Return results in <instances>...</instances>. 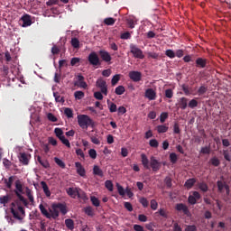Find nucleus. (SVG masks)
<instances>
[{
    "label": "nucleus",
    "mask_w": 231,
    "mask_h": 231,
    "mask_svg": "<svg viewBox=\"0 0 231 231\" xmlns=\"http://www.w3.org/2000/svg\"><path fill=\"white\" fill-rule=\"evenodd\" d=\"M37 162L42 167H44V169H50V162H48L47 160H42L39 155L37 156Z\"/></svg>",
    "instance_id": "27"
},
{
    "label": "nucleus",
    "mask_w": 231,
    "mask_h": 231,
    "mask_svg": "<svg viewBox=\"0 0 231 231\" xmlns=\"http://www.w3.org/2000/svg\"><path fill=\"white\" fill-rule=\"evenodd\" d=\"M120 82V74H116L111 80L112 86H116Z\"/></svg>",
    "instance_id": "47"
},
{
    "label": "nucleus",
    "mask_w": 231,
    "mask_h": 231,
    "mask_svg": "<svg viewBox=\"0 0 231 231\" xmlns=\"http://www.w3.org/2000/svg\"><path fill=\"white\" fill-rule=\"evenodd\" d=\"M175 208L176 210H178V212H183L185 216H188V217L190 216V211L189 210V207H187V205L183 203L177 204Z\"/></svg>",
    "instance_id": "10"
},
{
    "label": "nucleus",
    "mask_w": 231,
    "mask_h": 231,
    "mask_svg": "<svg viewBox=\"0 0 231 231\" xmlns=\"http://www.w3.org/2000/svg\"><path fill=\"white\" fill-rule=\"evenodd\" d=\"M209 162L211 163V165H213V167H219V165H221V161H219L217 157H212L209 160Z\"/></svg>",
    "instance_id": "36"
},
{
    "label": "nucleus",
    "mask_w": 231,
    "mask_h": 231,
    "mask_svg": "<svg viewBox=\"0 0 231 231\" xmlns=\"http://www.w3.org/2000/svg\"><path fill=\"white\" fill-rule=\"evenodd\" d=\"M79 64H80V58H72L70 60L71 66H79Z\"/></svg>",
    "instance_id": "60"
},
{
    "label": "nucleus",
    "mask_w": 231,
    "mask_h": 231,
    "mask_svg": "<svg viewBox=\"0 0 231 231\" xmlns=\"http://www.w3.org/2000/svg\"><path fill=\"white\" fill-rule=\"evenodd\" d=\"M196 181L197 180L195 178L189 179L186 180L184 186L186 187V189H188V190H190V189H192L194 185H196Z\"/></svg>",
    "instance_id": "23"
},
{
    "label": "nucleus",
    "mask_w": 231,
    "mask_h": 231,
    "mask_svg": "<svg viewBox=\"0 0 231 231\" xmlns=\"http://www.w3.org/2000/svg\"><path fill=\"white\" fill-rule=\"evenodd\" d=\"M41 185L43 189V192L47 198H50L51 196V191H50V188H48V184H46L45 181H42Z\"/></svg>",
    "instance_id": "26"
},
{
    "label": "nucleus",
    "mask_w": 231,
    "mask_h": 231,
    "mask_svg": "<svg viewBox=\"0 0 231 231\" xmlns=\"http://www.w3.org/2000/svg\"><path fill=\"white\" fill-rule=\"evenodd\" d=\"M170 161L171 163H176V162H178V155L174 152H171L170 154Z\"/></svg>",
    "instance_id": "62"
},
{
    "label": "nucleus",
    "mask_w": 231,
    "mask_h": 231,
    "mask_svg": "<svg viewBox=\"0 0 231 231\" xmlns=\"http://www.w3.org/2000/svg\"><path fill=\"white\" fill-rule=\"evenodd\" d=\"M197 185L201 192H208V185L206 182H198Z\"/></svg>",
    "instance_id": "33"
},
{
    "label": "nucleus",
    "mask_w": 231,
    "mask_h": 231,
    "mask_svg": "<svg viewBox=\"0 0 231 231\" xmlns=\"http://www.w3.org/2000/svg\"><path fill=\"white\" fill-rule=\"evenodd\" d=\"M25 194H26L29 201L31 203H33L34 202L33 193H32V189H30V188H28V187L25 188Z\"/></svg>",
    "instance_id": "32"
},
{
    "label": "nucleus",
    "mask_w": 231,
    "mask_h": 231,
    "mask_svg": "<svg viewBox=\"0 0 231 231\" xmlns=\"http://www.w3.org/2000/svg\"><path fill=\"white\" fill-rule=\"evenodd\" d=\"M64 115L67 118H73V110L71 108H65Z\"/></svg>",
    "instance_id": "53"
},
{
    "label": "nucleus",
    "mask_w": 231,
    "mask_h": 231,
    "mask_svg": "<svg viewBox=\"0 0 231 231\" xmlns=\"http://www.w3.org/2000/svg\"><path fill=\"white\" fill-rule=\"evenodd\" d=\"M15 196H17L18 199L22 201V203L24 205V207H28V200L21 195L22 193H19V191H14Z\"/></svg>",
    "instance_id": "34"
},
{
    "label": "nucleus",
    "mask_w": 231,
    "mask_h": 231,
    "mask_svg": "<svg viewBox=\"0 0 231 231\" xmlns=\"http://www.w3.org/2000/svg\"><path fill=\"white\" fill-rule=\"evenodd\" d=\"M136 22L134 21V17L133 16H129L128 18H126V24L128 26V28H130L131 30H133V28H134Z\"/></svg>",
    "instance_id": "29"
},
{
    "label": "nucleus",
    "mask_w": 231,
    "mask_h": 231,
    "mask_svg": "<svg viewBox=\"0 0 231 231\" xmlns=\"http://www.w3.org/2000/svg\"><path fill=\"white\" fill-rule=\"evenodd\" d=\"M53 97H54L56 102H59L60 104H64V97H60L59 92H54Z\"/></svg>",
    "instance_id": "41"
},
{
    "label": "nucleus",
    "mask_w": 231,
    "mask_h": 231,
    "mask_svg": "<svg viewBox=\"0 0 231 231\" xmlns=\"http://www.w3.org/2000/svg\"><path fill=\"white\" fill-rule=\"evenodd\" d=\"M10 201V197L8 195L0 197V203L1 205H6Z\"/></svg>",
    "instance_id": "54"
},
{
    "label": "nucleus",
    "mask_w": 231,
    "mask_h": 231,
    "mask_svg": "<svg viewBox=\"0 0 231 231\" xmlns=\"http://www.w3.org/2000/svg\"><path fill=\"white\" fill-rule=\"evenodd\" d=\"M165 97H166V98H172L174 97V92L172 91V89H171V88L166 89Z\"/></svg>",
    "instance_id": "59"
},
{
    "label": "nucleus",
    "mask_w": 231,
    "mask_h": 231,
    "mask_svg": "<svg viewBox=\"0 0 231 231\" xmlns=\"http://www.w3.org/2000/svg\"><path fill=\"white\" fill-rule=\"evenodd\" d=\"M78 198H79V199H83V201H88V199H89L86 192L82 191L81 189L79 191Z\"/></svg>",
    "instance_id": "46"
},
{
    "label": "nucleus",
    "mask_w": 231,
    "mask_h": 231,
    "mask_svg": "<svg viewBox=\"0 0 231 231\" xmlns=\"http://www.w3.org/2000/svg\"><path fill=\"white\" fill-rule=\"evenodd\" d=\"M185 231H198V227L194 225L187 226Z\"/></svg>",
    "instance_id": "64"
},
{
    "label": "nucleus",
    "mask_w": 231,
    "mask_h": 231,
    "mask_svg": "<svg viewBox=\"0 0 231 231\" xmlns=\"http://www.w3.org/2000/svg\"><path fill=\"white\" fill-rule=\"evenodd\" d=\"M19 161L23 165H28V163H30V155L26 152H21Z\"/></svg>",
    "instance_id": "16"
},
{
    "label": "nucleus",
    "mask_w": 231,
    "mask_h": 231,
    "mask_svg": "<svg viewBox=\"0 0 231 231\" xmlns=\"http://www.w3.org/2000/svg\"><path fill=\"white\" fill-rule=\"evenodd\" d=\"M14 180H15V177L11 176L8 178V180H5V183L7 187V189H12V184L14 183Z\"/></svg>",
    "instance_id": "42"
},
{
    "label": "nucleus",
    "mask_w": 231,
    "mask_h": 231,
    "mask_svg": "<svg viewBox=\"0 0 231 231\" xmlns=\"http://www.w3.org/2000/svg\"><path fill=\"white\" fill-rule=\"evenodd\" d=\"M189 98L183 97H180L178 100V106L180 107V109H182L184 111V109H187V106H189Z\"/></svg>",
    "instance_id": "15"
},
{
    "label": "nucleus",
    "mask_w": 231,
    "mask_h": 231,
    "mask_svg": "<svg viewBox=\"0 0 231 231\" xmlns=\"http://www.w3.org/2000/svg\"><path fill=\"white\" fill-rule=\"evenodd\" d=\"M165 55H166V57H169V59H174V57H176V52H174V51L169 49V50H166Z\"/></svg>",
    "instance_id": "51"
},
{
    "label": "nucleus",
    "mask_w": 231,
    "mask_h": 231,
    "mask_svg": "<svg viewBox=\"0 0 231 231\" xmlns=\"http://www.w3.org/2000/svg\"><path fill=\"white\" fill-rule=\"evenodd\" d=\"M15 189L14 192L17 191L19 193H23V182H21L20 180L15 181Z\"/></svg>",
    "instance_id": "38"
},
{
    "label": "nucleus",
    "mask_w": 231,
    "mask_h": 231,
    "mask_svg": "<svg viewBox=\"0 0 231 231\" xmlns=\"http://www.w3.org/2000/svg\"><path fill=\"white\" fill-rule=\"evenodd\" d=\"M217 187L218 189V192H223L226 189V194L228 196L230 194V186L228 184L223 182V180L217 181Z\"/></svg>",
    "instance_id": "7"
},
{
    "label": "nucleus",
    "mask_w": 231,
    "mask_h": 231,
    "mask_svg": "<svg viewBox=\"0 0 231 231\" xmlns=\"http://www.w3.org/2000/svg\"><path fill=\"white\" fill-rule=\"evenodd\" d=\"M128 77L133 82H140L142 80V72L132 70L129 72Z\"/></svg>",
    "instance_id": "8"
},
{
    "label": "nucleus",
    "mask_w": 231,
    "mask_h": 231,
    "mask_svg": "<svg viewBox=\"0 0 231 231\" xmlns=\"http://www.w3.org/2000/svg\"><path fill=\"white\" fill-rule=\"evenodd\" d=\"M88 60L90 66H93V68H97V66L102 65V60H100V57H98V54H97L96 51H92L88 54Z\"/></svg>",
    "instance_id": "2"
},
{
    "label": "nucleus",
    "mask_w": 231,
    "mask_h": 231,
    "mask_svg": "<svg viewBox=\"0 0 231 231\" xmlns=\"http://www.w3.org/2000/svg\"><path fill=\"white\" fill-rule=\"evenodd\" d=\"M88 156H90V158H91L92 160H97V150H95V149H90V150L88 151Z\"/></svg>",
    "instance_id": "58"
},
{
    "label": "nucleus",
    "mask_w": 231,
    "mask_h": 231,
    "mask_svg": "<svg viewBox=\"0 0 231 231\" xmlns=\"http://www.w3.org/2000/svg\"><path fill=\"white\" fill-rule=\"evenodd\" d=\"M70 44L73 48H80V41L78 38H72L70 41Z\"/></svg>",
    "instance_id": "39"
},
{
    "label": "nucleus",
    "mask_w": 231,
    "mask_h": 231,
    "mask_svg": "<svg viewBox=\"0 0 231 231\" xmlns=\"http://www.w3.org/2000/svg\"><path fill=\"white\" fill-rule=\"evenodd\" d=\"M21 21L23 23V28L32 26V16H30V14H24L23 16H22Z\"/></svg>",
    "instance_id": "12"
},
{
    "label": "nucleus",
    "mask_w": 231,
    "mask_h": 231,
    "mask_svg": "<svg viewBox=\"0 0 231 231\" xmlns=\"http://www.w3.org/2000/svg\"><path fill=\"white\" fill-rule=\"evenodd\" d=\"M39 208H40L41 213L42 214V216H44L45 217H47V219H51L50 212H48V210L46 209V208H44V205L40 204V205H39Z\"/></svg>",
    "instance_id": "30"
},
{
    "label": "nucleus",
    "mask_w": 231,
    "mask_h": 231,
    "mask_svg": "<svg viewBox=\"0 0 231 231\" xmlns=\"http://www.w3.org/2000/svg\"><path fill=\"white\" fill-rule=\"evenodd\" d=\"M156 131H157V133H159V134L167 133V131H169V126H167L165 125H159L156 126Z\"/></svg>",
    "instance_id": "28"
},
{
    "label": "nucleus",
    "mask_w": 231,
    "mask_h": 231,
    "mask_svg": "<svg viewBox=\"0 0 231 231\" xmlns=\"http://www.w3.org/2000/svg\"><path fill=\"white\" fill-rule=\"evenodd\" d=\"M80 190V188H69L66 189V192L70 198H73L75 199L79 196V191Z\"/></svg>",
    "instance_id": "14"
},
{
    "label": "nucleus",
    "mask_w": 231,
    "mask_h": 231,
    "mask_svg": "<svg viewBox=\"0 0 231 231\" xmlns=\"http://www.w3.org/2000/svg\"><path fill=\"white\" fill-rule=\"evenodd\" d=\"M90 201L94 207H100V200L95 196L90 197Z\"/></svg>",
    "instance_id": "48"
},
{
    "label": "nucleus",
    "mask_w": 231,
    "mask_h": 231,
    "mask_svg": "<svg viewBox=\"0 0 231 231\" xmlns=\"http://www.w3.org/2000/svg\"><path fill=\"white\" fill-rule=\"evenodd\" d=\"M116 95H124L125 93V88L124 86H118L115 90Z\"/></svg>",
    "instance_id": "44"
},
{
    "label": "nucleus",
    "mask_w": 231,
    "mask_h": 231,
    "mask_svg": "<svg viewBox=\"0 0 231 231\" xmlns=\"http://www.w3.org/2000/svg\"><path fill=\"white\" fill-rule=\"evenodd\" d=\"M149 145H150V147H153L154 149H156V148H158V145H160V143H158V140L152 139L149 142Z\"/></svg>",
    "instance_id": "57"
},
{
    "label": "nucleus",
    "mask_w": 231,
    "mask_h": 231,
    "mask_svg": "<svg viewBox=\"0 0 231 231\" xmlns=\"http://www.w3.org/2000/svg\"><path fill=\"white\" fill-rule=\"evenodd\" d=\"M141 160L143 167H144V169H151V166L149 165V159L147 158V155H145V153L141 154Z\"/></svg>",
    "instance_id": "21"
},
{
    "label": "nucleus",
    "mask_w": 231,
    "mask_h": 231,
    "mask_svg": "<svg viewBox=\"0 0 231 231\" xmlns=\"http://www.w3.org/2000/svg\"><path fill=\"white\" fill-rule=\"evenodd\" d=\"M11 213L14 216V219H21V216H19V212L15 210V202L11 204Z\"/></svg>",
    "instance_id": "31"
},
{
    "label": "nucleus",
    "mask_w": 231,
    "mask_h": 231,
    "mask_svg": "<svg viewBox=\"0 0 231 231\" xmlns=\"http://www.w3.org/2000/svg\"><path fill=\"white\" fill-rule=\"evenodd\" d=\"M188 106L190 107V109H194V107H198V100L196 99H191L189 104Z\"/></svg>",
    "instance_id": "56"
},
{
    "label": "nucleus",
    "mask_w": 231,
    "mask_h": 231,
    "mask_svg": "<svg viewBox=\"0 0 231 231\" xmlns=\"http://www.w3.org/2000/svg\"><path fill=\"white\" fill-rule=\"evenodd\" d=\"M75 167L77 169V173L79 174L82 178L86 176V169H84V166H82V163L79 162H75Z\"/></svg>",
    "instance_id": "18"
},
{
    "label": "nucleus",
    "mask_w": 231,
    "mask_h": 231,
    "mask_svg": "<svg viewBox=\"0 0 231 231\" xmlns=\"http://www.w3.org/2000/svg\"><path fill=\"white\" fill-rule=\"evenodd\" d=\"M78 124L81 129L88 130V127L95 129V121L89 117L88 115H79L78 116Z\"/></svg>",
    "instance_id": "1"
},
{
    "label": "nucleus",
    "mask_w": 231,
    "mask_h": 231,
    "mask_svg": "<svg viewBox=\"0 0 231 231\" xmlns=\"http://www.w3.org/2000/svg\"><path fill=\"white\" fill-rule=\"evenodd\" d=\"M51 219H57L60 216L59 209L55 204H52L51 209H50Z\"/></svg>",
    "instance_id": "17"
},
{
    "label": "nucleus",
    "mask_w": 231,
    "mask_h": 231,
    "mask_svg": "<svg viewBox=\"0 0 231 231\" xmlns=\"http://www.w3.org/2000/svg\"><path fill=\"white\" fill-rule=\"evenodd\" d=\"M130 52L134 55V59H145L143 55V51H142L138 46L131 43L130 44Z\"/></svg>",
    "instance_id": "3"
},
{
    "label": "nucleus",
    "mask_w": 231,
    "mask_h": 231,
    "mask_svg": "<svg viewBox=\"0 0 231 231\" xmlns=\"http://www.w3.org/2000/svg\"><path fill=\"white\" fill-rule=\"evenodd\" d=\"M54 162L59 167H60V169H66V163H64L62 160L59 159V157H54Z\"/></svg>",
    "instance_id": "40"
},
{
    "label": "nucleus",
    "mask_w": 231,
    "mask_h": 231,
    "mask_svg": "<svg viewBox=\"0 0 231 231\" xmlns=\"http://www.w3.org/2000/svg\"><path fill=\"white\" fill-rule=\"evenodd\" d=\"M150 167L153 172H158L162 169V162L156 160V157L152 156L150 158Z\"/></svg>",
    "instance_id": "4"
},
{
    "label": "nucleus",
    "mask_w": 231,
    "mask_h": 231,
    "mask_svg": "<svg viewBox=\"0 0 231 231\" xmlns=\"http://www.w3.org/2000/svg\"><path fill=\"white\" fill-rule=\"evenodd\" d=\"M199 199H201V194H199L198 191H193L192 195L189 196L188 202L189 205H196Z\"/></svg>",
    "instance_id": "6"
},
{
    "label": "nucleus",
    "mask_w": 231,
    "mask_h": 231,
    "mask_svg": "<svg viewBox=\"0 0 231 231\" xmlns=\"http://www.w3.org/2000/svg\"><path fill=\"white\" fill-rule=\"evenodd\" d=\"M196 68H207V59H203V58H198L196 60Z\"/></svg>",
    "instance_id": "20"
},
{
    "label": "nucleus",
    "mask_w": 231,
    "mask_h": 231,
    "mask_svg": "<svg viewBox=\"0 0 231 231\" xmlns=\"http://www.w3.org/2000/svg\"><path fill=\"white\" fill-rule=\"evenodd\" d=\"M74 86H78L79 88H82L83 89H86L88 88V83L84 81V76L79 74L78 81L74 83Z\"/></svg>",
    "instance_id": "11"
},
{
    "label": "nucleus",
    "mask_w": 231,
    "mask_h": 231,
    "mask_svg": "<svg viewBox=\"0 0 231 231\" xmlns=\"http://www.w3.org/2000/svg\"><path fill=\"white\" fill-rule=\"evenodd\" d=\"M106 104L110 113H116V110H117L116 104L111 102V100L109 99L106 100Z\"/></svg>",
    "instance_id": "24"
},
{
    "label": "nucleus",
    "mask_w": 231,
    "mask_h": 231,
    "mask_svg": "<svg viewBox=\"0 0 231 231\" xmlns=\"http://www.w3.org/2000/svg\"><path fill=\"white\" fill-rule=\"evenodd\" d=\"M120 39H123L125 41H127V39H131V32H125L120 35Z\"/></svg>",
    "instance_id": "61"
},
{
    "label": "nucleus",
    "mask_w": 231,
    "mask_h": 231,
    "mask_svg": "<svg viewBox=\"0 0 231 231\" xmlns=\"http://www.w3.org/2000/svg\"><path fill=\"white\" fill-rule=\"evenodd\" d=\"M54 133H55L57 138H59V140H60V138L64 137V135H63L64 132L60 128H55Z\"/></svg>",
    "instance_id": "50"
},
{
    "label": "nucleus",
    "mask_w": 231,
    "mask_h": 231,
    "mask_svg": "<svg viewBox=\"0 0 231 231\" xmlns=\"http://www.w3.org/2000/svg\"><path fill=\"white\" fill-rule=\"evenodd\" d=\"M144 97L148 100H156V91L152 88H148L144 92Z\"/></svg>",
    "instance_id": "13"
},
{
    "label": "nucleus",
    "mask_w": 231,
    "mask_h": 231,
    "mask_svg": "<svg viewBox=\"0 0 231 231\" xmlns=\"http://www.w3.org/2000/svg\"><path fill=\"white\" fill-rule=\"evenodd\" d=\"M139 203H141V205H143L144 208H147V207H149V200H147L145 197H141L139 199Z\"/></svg>",
    "instance_id": "45"
},
{
    "label": "nucleus",
    "mask_w": 231,
    "mask_h": 231,
    "mask_svg": "<svg viewBox=\"0 0 231 231\" xmlns=\"http://www.w3.org/2000/svg\"><path fill=\"white\" fill-rule=\"evenodd\" d=\"M166 118H169V113H167V112H162V113L161 114V116H160V122H161V124H164Z\"/></svg>",
    "instance_id": "55"
},
{
    "label": "nucleus",
    "mask_w": 231,
    "mask_h": 231,
    "mask_svg": "<svg viewBox=\"0 0 231 231\" xmlns=\"http://www.w3.org/2000/svg\"><path fill=\"white\" fill-rule=\"evenodd\" d=\"M208 90V88L205 86H201L199 87V88L198 89V94L199 95H205V93H207V91Z\"/></svg>",
    "instance_id": "63"
},
{
    "label": "nucleus",
    "mask_w": 231,
    "mask_h": 231,
    "mask_svg": "<svg viewBox=\"0 0 231 231\" xmlns=\"http://www.w3.org/2000/svg\"><path fill=\"white\" fill-rule=\"evenodd\" d=\"M96 86H97V88H104V87L107 86V83L104 79H97V83H96Z\"/></svg>",
    "instance_id": "52"
},
{
    "label": "nucleus",
    "mask_w": 231,
    "mask_h": 231,
    "mask_svg": "<svg viewBox=\"0 0 231 231\" xmlns=\"http://www.w3.org/2000/svg\"><path fill=\"white\" fill-rule=\"evenodd\" d=\"M104 23L105 24H106V26H113V24L116 23V19L113 17H108L104 20Z\"/></svg>",
    "instance_id": "37"
},
{
    "label": "nucleus",
    "mask_w": 231,
    "mask_h": 231,
    "mask_svg": "<svg viewBox=\"0 0 231 231\" xmlns=\"http://www.w3.org/2000/svg\"><path fill=\"white\" fill-rule=\"evenodd\" d=\"M65 226H67L68 230L75 229V222L71 218H67L65 220Z\"/></svg>",
    "instance_id": "25"
},
{
    "label": "nucleus",
    "mask_w": 231,
    "mask_h": 231,
    "mask_svg": "<svg viewBox=\"0 0 231 231\" xmlns=\"http://www.w3.org/2000/svg\"><path fill=\"white\" fill-rule=\"evenodd\" d=\"M74 97H75L76 100H82V98H84V97H86V95L84 94L83 91L78 90L74 93Z\"/></svg>",
    "instance_id": "43"
},
{
    "label": "nucleus",
    "mask_w": 231,
    "mask_h": 231,
    "mask_svg": "<svg viewBox=\"0 0 231 231\" xmlns=\"http://www.w3.org/2000/svg\"><path fill=\"white\" fill-rule=\"evenodd\" d=\"M93 174L94 176H99V178H104V171L98 165H94L93 167Z\"/></svg>",
    "instance_id": "22"
},
{
    "label": "nucleus",
    "mask_w": 231,
    "mask_h": 231,
    "mask_svg": "<svg viewBox=\"0 0 231 231\" xmlns=\"http://www.w3.org/2000/svg\"><path fill=\"white\" fill-rule=\"evenodd\" d=\"M181 88L186 97H190V95H192V90H190V88L188 85L183 84Z\"/></svg>",
    "instance_id": "35"
},
{
    "label": "nucleus",
    "mask_w": 231,
    "mask_h": 231,
    "mask_svg": "<svg viewBox=\"0 0 231 231\" xmlns=\"http://www.w3.org/2000/svg\"><path fill=\"white\" fill-rule=\"evenodd\" d=\"M58 211L62 214V216H66L68 214V207L64 203H57L55 204Z\"/></svg>",
    "instance_id": "19"
},
{
    "label": "nucleus",
    "mask_w": 231,
    "mask_h": 231,
    "mask_svg": "<svg viewBox=\"0 0 231 231\" xmlns=\"http://www.w3.org/2000/svg\"><path fill=\"white\" fill-rule=\"evenodd\" d=\"M175 208L176 210H178V212H183L185 216H188V217L190 216V211L189 210V207H187V205L183 203L177 204Z\"/></svg>",
    "instance_id": "9"
},
{
    "label": "nucleus",
    "mask_w": 231,
    "mask_h": 231,
    "mask_svg": "<svg viewBox=\"0 0 231 231\" xmlns=\"http://www.w3.org/2000/svg\"><path fill=\"white\" fill-rule=\"evenodd\" d=\"M105 187H106V189H107V190H109V192H113V189H114L113 181L106 180Z\"/></svg>",
    "instance_id": "49"
},
{
    "label": "nucleus",
    "mask_w": 231,
    "mask_h": 231,
    "mask_svg": "<svg viewBox=\"0 0 231 231\" xmlns=\"http://www.w3.org/2000/svg\"><path fill=\"white\" fill-rule=\"evenodd\" d=\"M98 55L100 57L99 59H101V60L103 62H106V64H109V62H111V60H113L111 54L109 53V51H107L106 50H100L98 51Z\"/></svg>",
    "instance_id": "5"
}]
</instances>
